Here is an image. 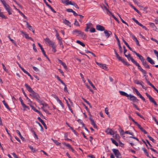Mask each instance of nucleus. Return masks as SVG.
<instances>
[{"instance_id":"nucleus-1","label":"nucleus","mask_w":158,"mask_h":158,"mask_svg":"<svg viewBox=\"0 0 158 158\" xmlns=\"http://www.w3.org/2000/svg\"><path fill=\"white\" fill-rule=\"evenodd\" d=\"M72 33L73 35H75L77 34L78 35L77 36H80L83 39H85L86 38V35L85 34L84 32H82L80 30H78L77 29L74 30L73 31Z\"/></svg>"},{"instance_id":"nucleus-2","label":"nucleus","mask_w":158,"mask_h":158,"mask_svg":"<svg viewBox=\"0 0 158 158\" xmlns=\"http://www.w3.org/2000/svg\"><path fill=\"white\" fill-rule=\"evenodd\" d=\"M29 95L35 98L38 102H42V101L39 99L40 97L39 94L34 91L30 94Z\"/></svg>"},{"instance_id":"nucleus-3","label":"nucleus","mask_w":158,"mask_h":158,"mask_svg":"<svg viewBox=\"0 0 158 158\" xmlns=\"http://www.w3.org/2000/svg\"><path fill=\"white\" fill-rule=\"evenodd\" d=\"M0 1L3 4V6H4L6 10L8 13L9 14H12V13L10 11L11 9L10 6H9V5L6 3V2L5 1H3L2 0H0Z\"/></svg>"},{"instance_id":"nucleus-4","label":"nucleus","mask_w":158,"mask_h":158,"mask_svg":"<svg viewBox=\"0 0 158 158\" xmlns=\"http://www.w3.org/2000/svg\"><path fill=\"white\" fill-rule=\"evenodd\" d=\"M127 99L131 101H132L133 102H138L139 100L136 97L131 94H129Z\"/></svg>"},{"instance_id":"nucleus-5","label":"nucleus","mask_w":158,"mask_h":158,"mask_svg":"<svg viewBox=\"0 0 158 158\" xmlns=\"http://www.w3.org/2000/svg\"><path fill=\"white\" fill-rule=\"evenodd\" d=\"M112 151L116 158H122L121 154L118 150L116 149H112Z\"/></svg>"},{"instance_id":"nucleus-6","label":"nucleus","mask_w":158,"mask_h":158,"mask_svg":"<svg viewBox=\"0 0 158 158\" xmlns=\"http://www.w3.org/2000/svg\"><path fill=\"white\" fill-rule=\"evenodd\" d=\"M46 44L52 47L55 45V43L51 40L49 38H47L44 39Z\"/></svg>"},{"instance_id":"nucleus-7","label":"nucleus","mask_w":158,"mask_h":158,"mask_svg":"<svg viewBox=\"0 0 158 158\" xmlns=\"http://www.w3.org/2000/svg\"><path fill=\"white\" fill-rule=\"evenodd\" d=\"M145 94L147 96L148 98L149 99L150 102L152 103H153L156 106H157L158 105L156 103V102L155 101L154 99L152 98L151 95L147 93H146Z\"/></svg>"},{"instance_id":"nucleus-8","label":"nucleus","mask_w":158,"mask_h":158,"mask_svg":"<svg viewBox=\"0 0 158 158\" xmlns=\"http://www.w3.org/2000/svg\"><path fill=\"white\" fill-rule=\"evenodd\" d=\"M116 57L119 60L121 61L124 64L128 66L130 65V64L127 62L125 61L121 57H120L118 55L116 56Z\"/></svg>"},{"instance_id":"nucleus-9","label":"nucleus","mask_w":158,"mask_h":158,"mask_svg":"<svg viewBox=\"0 0 158 158\" xmlns=\"http://www.w3.org/2000/svg\"><path fill=\"white\" fill-rule=\"evenodd\" d=\"M131 60L132 62L135 64L136 66L138 67V69L141 71H142V70H143L142 68L139 65V64L135 61L133 58H131Z\"/></svg>"},{"instance_id":"nucleus-10","label":"nucleus","mask_w":158,"mask_h":158,"mask_svg":"<svg viewBox=\"0 0 158 158\" xmlns=\"http://www.w3.org/2000/svg\"><path fill=\"white\" fill-rule=\"evenodd\" d=\"M134 91L135 92L137 95L139 96L142 100L144 102H146L145 99L142 96L137 89L134 88Z\"/></svg>"},{"instance_id":"nucleus-11","label":"nucleus","mask_w":158,"mask_h":158,"mask_svg":"<svg viewBox=\"0 0 158 158\" xmlns=\"http://www.w3.org/2000/svg\"><path fill=\"white\" fill-rule=\"evenodd\" d=\"M133 52L135 53V55L137 56L139 58V59L142 62V63L145 61V59L142 56L140 55L139 54L137 53L135 51H133Z\"/></svg>"},{"instance_id":"nucleus-12","label":"nucleus","mask_w":158,"mask_h":158,"mask_svg":"<svg viewBox=\"0 0 158 158\" xmlns=\"http://www.w3.org/2000/svg\"><path fill=\"white\" fill-rule=\"evenodd\" d=\"M38 44L39 47L40 48L43 54L44 55V56L47 58V59H48V60H49V58L47 56L44 50V49L43 48L41 45L39 43H38Z\"/></svg>"},{"instance_id":"nucleus-13","label":"nucleus","mask_w":158,"mask_h":158,"mask_svg":"<svg viewBox=\"0 0 158 158\" xmlns=\"http://www.w3.org/2000/svg\"><path fill=\"white\" fill-rule=\"evenodd\" d=\"M96 64L99 65L101 68H102L103 69L106 70L107 68V67L106 66V65L105 64H102L100 63H99L97 62H96Z\"/></svg>"},{"instance_id":"nucleus-14","label":"nucleus","mask_w":158,"mask_h":158,"mask_svg":"<svg viewBox=\"0 0 158 158\" xmlns=\"http://www.w3.org/2000/svg\"><path fill=\"white\" fill-rule=\"evenodd\" d=\"M96 29L98 31H104L105 30L104 27L103 26L100 25H96Z\"/></svg>"},{"instance_id":"nucleus-15","label":"nucleus","mask_w":158,"mask_h":158,"mask_svg":"<svg viewBox=\"0 0 158 158\" xmlns=\"http://www.w3.org/2000/svg\"><path fill=\"white\" fill-rule=\"evenodd\" d=\"M26 23L27 27L28 28L29 30L32 31L34 34L35 33V31L32 27L29 24L28 22L26 21Z\"/></svg>"},{"instance_id":"nucleus-16","label":"nucleus","mask_w":158,"mask_h":158,"mask_svg":"<svg viewBox=\"0 0 158 158\" xmlns=\"http://www.w3.org/2000/svg\"><path fill=\"white\" fill-rule=\"evenodd\" d=\"M20 32L21 33L24 35V36L26 38L31 40L32 41L33 40V39H32V38L31 37H29L28 36V34H27L26 32H24L23 31H21Z\"/></svg>"},{"instance_id":"nucleus-17","label":"nucleus","mask_w":158,"mask_h":158,"mask_svg":"<svg viewBox=\"0 0 158 158\" xmlns=\"http://www.w3.org/2000/svg\"><path fill=\"white\" fill-rule=\"evenodd\" d=\"M24 85L27 89L29 92L31 93L34 91L31 87L27 84H25Z\"/></svg>"},{"instance_id":"nucleus-18","label":"nucleus","mask_w":158,"mask_h":158,"mask_svg":"<svg viewBox=\"0 0 158 158\" xmlns=\"http://www.w3.org/2000/svg\"><path fill=\"white\" fill-rule=\"evenodd\" d=\"M123 50H124V53L125 56L129 60H131V58H132V57L131 56L130 54H129L128 55H127L125 53L127 52V50L126 48L124 49Z\"/></svg>"},{"instance_id":"nucleus-19","label":"nucleus","mask_w":158,"mask_h":158,"mask_svg":"<svg viewBox=\"0 0 158 158\" xmlns=\"http://www.w3.org/2000/svg\"><path fill=\"white\" fill-rule=\"evenodd\" d=\"M104 33L105 35V36L107 38H108L110 36V35L112 34L111 31L107 30H105Z\"/></svg>"},{"instance_id":"nucleus-20","label":"nucleus","mask_w":158,"mask_h":158,"mask_svg":"<svg viewBox=\"0 0 158 158\" xmlns=\"http://www.w3.org/2000/svg\"><path fill=\"white\" fill-rule=\"evenodd\" d=\"M37 119L39 120L42 123V124L44 126V127L46 129H47V127L46 124L44 123V121L40 117H38L37 118Z\"/></svg>"},{"instance_id":"nucleus-21","label":"nucleus","mask_w":158,"mask_h":158,"mask_svg":"<svg viewBox=\"0 0 158 158\" xmlns=\"http://www.w3.org/2000/svg\"><path fill=\"white\" fill-rule=\"evenodd\" d=\"M63 23H64L68 26H69L70 27H71V25H70L71 23L69 21L65 19H63Z\"/></svg>"},{"instance_id":"nucleus-22","label":"nucleus","mask_w":158,"mask_h":158,"mask_svg":"<svg viewBox=\"0 0 158 158\" xmlns=\"http://www.w3.org/2000/svg\"><path fill=\"white\" fill-rule=\"evenodd\" d=\"M19 100L21 102V104L23 106V107L25 108H27L29 109V108L28 106H27L25 104H24L23 102V100L21 98V97H20L19 98Z\"/></svg>"},{"instance_id":"nucleus-23","label":"nucleus","mask_w":158,"mask_h":158,"mask_svg":"<svg viewBox=\"0 0 158 158\" xmlns=\"http://www.w3.org/2000/svg\"><path fill=\"white\" fill-rule=\"evenodd\" d=\"M89 119L91 121V124L92 125H93V126L94 127V128H97V125L96 124V123H95L94 122V121L93 119V118H92L90 117Z\"/></svg>"},{"instance_id":"nucleus-24","label":"nucleus","mask_w":158,"mask_h":158,"mask_svg":"<svg viewBox=\"0 0 158 158\" xmlns=\"http://www.w3.org/2000/svg\"><path fill=\"white\" fill-rule=\"evenodd\" d=\"M132 19L138 25L141 27L142 28H143L144 26L139 22L138 20L134 18H132Z\"/></svg>"},{"instance_id":"nucleus-25","label":"nucleus","mask_w":158,"mask_h":158,"mask_svg":"<svg viewBox=\"0 0 158 158\" xmlns=\"http://www.w3.org/2000/svg\"><path fill=\"white\" fill-rule=\"evenodd\" d=\"M86 25V28L85 29V31L87 32L88 31V29H89L90 27L93 26V24L91 23H89L87 24Z\"/></svg>"},{"instance_id":"nucleus-26","label":"nucleus","mask_w":158,"mask_h":158,"mask_svg":"<svg viewBox=\"0 0 158 158\" xmlns=\"http://www.w3.org/2000/svg\"><path fill=\"white\" fill-rule=\"evenodd\" d=\"M119 93L122 96H125L127 97V98H128L129 96V94H127V93L124 91H119Z\"/></svg>"},{"instance_id":"nucleus-27","label":"nucleus","mask_w":158,"mask_h":158,"mask_svg":"<svg viewBox=\"0 0 158 158\" xmlns=\"http://www.w3.org/2000/svg\"><path fill=\"white\" fill-rule=\"evenodd\" d=\"M147 60L151 64H154V61L152 59H151L149 57H147Z\"/></svg>"},{"instance_id":"nucleus-28","label":"nucleus","mask_w":158,"mask_h":158,"mask_svg":"<svg viewBox=\"0 0 158 158\" xmlns=\"http://www.w3.org/2000/svg\"><path fill=\"white\" fill-rule=\"evenodd\" d=\"M123 41L125 44L129 48V50L133 52V51L132 48L130 47L128 44L124 40L123 38Z\"/></svg>"},{"instance_id":"nucleus-29","label":"nucleus","mask_w":158,"mask_h":158,"mask_svg":"<svg viewBox=\"0 0 158 158\" xmlns=\"http://www.w3.org/2000/svg\"><path fill=\"white\" fill-rule=\"evenodd\" d=\"M106 132H107L108 134H110L111 135H114V132L111 129H107Z\"/></svg>"},{"instance_id":"nucleus-30","label":"nucleus","mask_w":158,"mask_h":158,"mask_svg":"<svg viewBox=\"0 0 158 158\" xmlns=\"http://www.w3.org/2000/svg\"><path fill=\"white\" fill-rule=\"evenodd\" d=\"M142 64L145 68L148 69H150V67L149 65H148L146 60L142 63Z\"/></svg>"},{"instance_id":"nucleus-31","label":"nucleus","mask_w":158,"mask_h":158,"mask_svg":"<svg viewBox=\"0 0 158 158\" xmlns=\"http://www.w3.org/2000/svg\"><path fill=\"white\" fill-rule=\"evenodd\" d=\"M2 102L3 104L4 105V106H5L6 107L7 109H8V110H10V108L9 107V106L7 104V103L4 100L3 101H2Z\"/></svg>"},{"instance_id":"nucleus-32","label":"nucleus","mask_w":158,"mask_h":158,"mask_svg":"<svg viewBox=\"0 0 158 158\" xmlns=\"http://www.w3.org/2000/svg\"><path fill=\"white\" fill-rule=\"evenodd\" d=\"M16 132L19 135L20 137V138L21 139L23 140H24V138L22 136L20 131L19 130H17L16 131Z\"/></svg>"},{"instance_id":"nucleus-33","label":"nucleus","mask_w":158,"mask_h":158,"mask_svg":"<svg viewBox=\"0 0 158 158\" xmlns=\"http://www.w3.org/2000/svg\"><path fill=\"white\" fill-rule=\"evenodd\" d=\"M76 43H77L79 44L80 45H81V46H82L83 47H84L85 46V44L80 40H77L76 41Z\"/></svg>"},{"instance_id":"nucleus-34","label":"nucleus","mask_w":158,"mask_h":158,"mask_svg":"<svg viewBox=\"0 0 158 158\" xmlns=\"http://www.w3.org/2000/svg\"><path fill=\"white\" fill-rule=\"evenodd\" d=\"M149 25L154 30H156L157 29L156 27L155 26L154 23H149Z\"/></svg>"},{"instance_id":"nucleus-35","label":"nucleus","mask_w":158,"mask_h":158,"mask_svg":"<svg viewBox=\"0 0 158 158\" xmlns=\"http://www.w3.org/2000/svg\"><path fill=\"white\" fill-rule=\"evenodd\" d=\"M110 139L112 141V142L114 144L117 146H118V143L116 140H115L112 138H111Z\"/></svg>"},{"instance_id":"nucleus-36","label":"nucleus","mask_w":158,"mask_h":158,"mask_svg":"<svg viewBox=\"0 0 158 158\" xmlns=\"http://www.w3.org/2000/svg\"><path fill=\"white\" fill-rule=\"evenodd\" d=\"M88 82H89V84L91 85L93 87V89H94V90H96V88L95 87V86L92 83V82L89 79H88Z\"/></svg>"},{"instance_id":"nucleus-37","label":"nucleus","mask_w":158,"mask_h":158,"mask_svg":"<svg viewBox=\"0 0 158 158\" xmlns=\"http://www.w3.org/2000/svg\"><path fill=\"white\" fill-rule=\"evenodd\" d=\"M40 103L43 106L42 107H44V106H46V107H47L48 108H49V106H48V105L47 103H45L44 102H43L42 101V102H41V103Z\"/></svg>"},{"instance_id":"nucleus-38","label":"nucleus","mask_w":158,"mask_h":158,"mask_svg":"<svg viewBox=\"0 0 158 158\" xmlns=\"http://www.w3.org/2000/svg\"><path fill=\"white\" fill-rule=\"evenodd\" d=\"M0 17H1L2 19H6L7 18L3 14V13L1 11L0 12Z\"/></svg>"},{"instance_id":"nucleus-39","label":"nucleus","mask_w":158,"mask_h":158,"mask_svg":"<svg viewBox=\"0 0 158 158\" xmlns=\"http://www.w3.org/2000/svg\"><path fill=\"white\" fill-rule=\"evenodd\" d=\"M23 72L25 73L26 74H27L29 76L31 80H32L33 79V78L32 77V76L27 71L25 70Z\"/></svg>"},{"instance_id":"nucleus-40","label":"nucleus","mask_w":158,"mask_h":158,"mask_svg":"<svg viewBox=\"0 0 158 158\" xmlns=\"http://www.w3.org/2000/svg\"><path fill=\"white\" fill-rule=\"evenodd\" d=\"M42 109L46 113L49 114H51V113H49L48 111L47 110L45 109V108L44 107H42Z\"/></svg>"},{"instance_id":"nucleus-41","label":"nucleus","mask_w":158,"mask_h":158,"mask_svg":"<svg viewBox=\"0 0 158 158\" xmlns=\"http://www.w3.org/2000/svg\"><path fill=\"white\" fill-rule=\"evenodd\" d=\"M135 83L137 84H139L142 85V83H143V82L142 81H139L137 80H135Z\"/></svg>"},{"instance_id":"nucleus-42","label":"nucleus","mask_w":158,"mask_h":158,"mask_svg":"<svg viewBox=\"0 0 158 158\" xmlns=\"http://www.w3.org/2000/svg\"><path fill=\"white\" fill-rule=\"evenodd\" d=\"M74 25L77 26L79 27L80 26V24L78 23V22L77 21L76 19H75Z\"/></svg>"},{"instance_id":"nucleus-43","label":"nucleus","mask_w":158,"mask_h":158,"mask_svg":"<svg viewBox=\"0 0 158 158\" xmlns=\"http://www.w3.org/2000/svg\"><path fill=\"white\" fill-rule=\"evenodd\" d=\"M56 36L57 39L59 40V41L62 40V39L60 36L59 34L56 35Z\"/></svg>"},{"instance_id":"nucleus-44","label":"nucleus","mask_w":158,"mask_h":158,"mask_svg":"<svg viewBox=\"0 0 158 158\" xmlns=\"http://www.w3.org/2000/svg\"><path fill=\"white\" fill-rule=\"evenodd\" d=\"M148 137L149 138L150 140L152 141L153 142L155 143V140L151 136L149 135H148Z\"/></svg>"},{"instance_id":"nucleus-45","label":"nucleus","mask_w":158,"mask_h":158,"mask_svg":"<svg viewBox=\"0 0 158 158\" xmlns=\"http://www.w3.org/2000/svg\"><path fill=\"white\" fill-rule=\"evenodd\" d=\"M8 38H9V39L13 43H14V44L15 45V46H17V44H16V42H15V41L13 39H12L10 37V36H8Z\"/></svg>"},{"instance_id":"nucleus-46","label":"nucleus","mask_w":158,"mask_h":158,"mask_svg":"<svg viewBox=\"0 0 158 158\" xmlns=\"http://www.w3.org/2000/svg\"><path fill=\"white\" fill-rule=\"evenodd\" d=\"M52 52H55L56 51V46L55 45H53V46H52Z\"/></svg>"},{"instance_id":"nucleus-47","label":"nucleus","mask_w":158,"mask_h":158,"mask_svg":"<svg viewBox=\"0 0 158 158\" xmlns=\"http://www.w3.org/2000/svg\"><path fill=\"white\" fill-rule=\"evenodd\" d=\"M29 147L31 149V151L33 152L35 151V149L33 147L30 146H29Z\"/></svg>"},{"instance_id":"nucleus-48","label":"nucleus","mask_w":158,"mask_h":158,"mask_svg":"<svg viewBox=\"0 0 158 158\" xmlns=\"http://www.w3.org/2000/svg\"><path fill=\"white\" fill-rule=\"evenodd\" d=\"M71 130L72 131L74 132V134L76 135H78V133L76 132L75 130L74 129L73 127H71Z\"/></svg>"},{"instance_id":"nucleus-49","label":"nucleus","mask_w":158,"mask_h":158,"mask_svg":"<svg viewBox=\"0 0 158 158\" xmlns=\"http://www.w3.org/2000/svg\"><path fill=\"white\" fill-rule=\"evenodd\" d=\"M90 31L91 32H95L96 31V30L94 28L91 27L90 28Z\"/></svg>"},{"instance_id":"nucleus-50","label":"nucleus","mask_w":158,"mask_h":158,"mask_svg":"<svg viewBox=\"0 0 158 158\" xmlns=\"http://www.w3.org/2000/svg\"><path fill=\"white\" fill-rule=\"evenodd\" d=\"M16 63L18 64L19 67L23 71V72H24L25 70L24 68H23L21 66L20 64L18 62H17Z\"/></svg>"},{"instance_id":"nucleus-51","label":"nucleus","mask_w":158,"mask_h":158,"mask_svg":"<svg viewBox=\"0 0 158 158\" xmlns=\"http://www.w3.org/2000/svg\"><path fill=\"white\" fill-rule=\"evenodd\" d=\"M53 142L57 145H60L61 144L60 143L58 142L56 140H53Z\"/></svg>"},{"instance_id":"nucleus-52","label":"nucleus","mask_w":158,"mask_h":158,"mask_svg":"<svg viewBox=\"0 0 158 158\" xmlns=\"http://www.w3.org/2000/svg\"><path fill=\"white\" fill-rule=\"evenodd\" d=\"M150 86H151V87H152L154 89V90L156 91V92L158 93V90L155 88V87L152 84H150Z\"/></svg>"},{"instance_id":"nucleus-53","label":"nucleus","mask_w":158,"mask_h":158,"mask_svg":"<svg viewBox=\"0 0 158 158\" xmlns=\"http://www.w3.org/2000/svg\"><path fill=\"white\" fill-rule=\"evenodd\" d=\"M105 111L106 114L108 115L109 114V113L108 112V109L107 107H106L105 108Z\"/></svg>"},{"instance_id":"nucleus-54","label":"nucleus","mask_w":158,"mask_h":158,"mask_svg":"<svg viewBox=\"0 0 158 158\" xmlns=\"http://www.w3.org/2000/svg\"><path fill=\"white\" fill-rule=\"evenodd\" d=\"M125 134H130V135H132V136L133 135V133H132V132H129V131H126L125 132Z\"/></svg>"},{"instance_id":"nucleus-55","label":"nucleus","mask_w":158,"mask_h":158,"mask_svg":"<svg viewBox=\"0 0 158 158\" xmlns=\"http://www.w3.org/2000/svg\"><path fill=\"white\" fill-rule=\"evenodd\" d=\"M61 64L63 66L64 68L65 69H67V66L65 64L64 62H63V63H62Z\"/></svg>"},{"instance_id":"nucleus-56","label":"nucleus","mask_w":158,"mask_h":158,"mask_svg":"<svg viewBox=\"0 0 158 158\" xmlns=\"http://www.w3.org/2000/svg\"><path fill=\"white\" fill-rule=\"evenodd\" d=\"M132 104H133V106L134 107H135V108H136L137 110H138L139 111L140 110V109L138 107L137 105L133 103Z\"/></svg>"},{"instance_id":"nucleus-57","label":"nucleus","mask_w":158,"mask_h":158,"mask_svg":"<svg viewBox=\"0 0 158 158\" xmlns=\"http://www.w3.org/2000/svg\"><path fill=\"white\" fill-rule=\"evenodd\" d=\"M65 145L67 147H68L69 148H72V147L69 144V143H65Z\"/></svg>"},{"instance_id":"nucleus-58","label":"nucleus","mask_w":158,"mask_h":158,"mask_svg":"<svg viewBox=\"0 0 158 158\" xmlns=\"http://www.w3.org/2000/svg\"><path fill=\"white\" fill-rule=\"evenodd\" d=\"M32 109L33 110L35 111V112H36L38 113H40V111L37 110L36 108H35L34 106H32Z\"/></svg>"},{"instance_id":"nucleus-59","label":"nucleus","mask_w":158,"mask_h":158,"mask_svg":"<svg viewBox=\"0 0 158 158\" xmlns=\"http://www.w3.org/2000/svg\"><path fill=\"white\" fill-rule=\"evenodd\" d=\"M2 64L3 66V68L4 70L7 72L8 71V70L6 69V68L5 65L2 63Z\"/></svg>"},{"instance_id":"nucleus-60","label":"nucleus","mask_w":158,"mask_h":158,"mask_svg":"<svg viewBox=\"0 0 158 158\" xmlns=\"http://www.w3.org/2000/svg\"><path fill=\"white\" fill-rule=\"evenodd\" d=\"M154 52L156 56H157V59L158 60V52L156 50H154Z\"/></svg>"},{"instance_id":"nucleus-61","label":"nucleus","mask_w":158,"mask_h":158,"mask_svg":"<svg viewBox=\"0 0 158 158\" xmlns=\"http://www.w3.org/2000/svg\"><path fill=\"white\" fill-rule=\"evenodd\" d=\"M33 49L34 50V51H35V52H37V51L36 48H35V44H33Z\"/></svg>"},{"instance_id":"nucleus-62","label":"nucleus","mask_w":158,"mask_h":158,"mask_svg":"<svg viewBox=\"0 0 158 158\" xmlns=\"http://www.w3.org/2000/svg\"><path fill=\"white\" fill-rule=\"evenodd\" d=\"M134 123H135V124L137 126V127H138L140 129V128L141 127V126L138 123L136 122H135Z\"/></svg>"},{"instance_id":"nucleus-63","label":"nucleus","mask_w":158,"mask_h":158,"mask_svg":"<svg viewBox=\"0 0 158 158\" xmlns=\"http://www.w3.org/2000/svg\"><path fill=\"white\" fill-rule=\"evenodd\" d=\"M64 91L65 92H68V91L67 89V85H64Z\"/></svg>"},{"instance_id":"nucleus-64","label":"nucleus","mask_w":158,"mask_h":158,"mask_svg":"<svg viewBox=\"0 0 158 158\" xmlns=\"http://www.w3.org/2000/svg\"><path fill=\"white\" fill-rule=\"evenodd\" d=\"M73 10L71 9H66V11L69 12H73Z\"/></svg>"}]
</instances>
